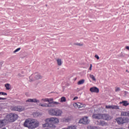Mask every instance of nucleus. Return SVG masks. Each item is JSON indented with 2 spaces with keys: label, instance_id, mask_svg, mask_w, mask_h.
<instances>
[{
  "label": "nucleus",
  "instance_id": "obj_1",
  "mask_svg": "<svg viewBox=\"0 0 129 129\" xmlns=\"http://www.w3.org/2000/svg\"><path fill=\"white\" fill-rule=\"evenodd\" d=\"M24 126L25 127H28V128L33 129L36 128L39 126V123H38L34 119H32L31 118L26 119L24 123Z\"/></svg>",
  "mask_w": 129,
  "mask_h": 129
},
{
  "label": "nucleus",
  "instance_id": "obj_2",
  "mask_svg": "<svg viewBox=\"0 0 129 129\" xmlns=\"http://www.w3.org/2000/svg\"><path fill=\"white\" fill-rule=\"evenodd\" d=\"M18 114L11 113L6 116L5 120H6L7 122H14L18 119Z\"/></svg>",
  "mask_w": 129,
  "mask_h": 129
},
{
  "label": "nucleus",
  "instance_id": "obj_3",
  "mask_svg": "<svg viewBox=\"0 0 129 129\" xmlns=\"http://www.w3.org/2000/svg\"><path fill=\"white\" fill-rule=\"evenodd\" d=\"M48 112L50 115L53 116H61L63 113L62 110L58 108L51 109L48 111Z\"/></svg>",
  "mask_w": 129,
  "mask_h": 129
},
{
  "label": "nucleus",
  "instance_id": "obj_4",
  "mask_svg": "<svg viewBox=\"0 0 129 129\" xmlns=\"http://www.w3.org/2000/svg\"><path fill=\"white\" fill-rule=\"evenodd\" d=\"M115 120L118 125H122L129 122V118L127 117H118Z\"/></svg>",
  "mask_w": 129,
  "mask_h": 129
},
{
  "label": "nucleus",
  "instance_id": "obj_5",
  "mask_svg": "<svg viewBox=\"0 0 129 129\" xmlns=\"http://www.w3.org/2000/svg\"><path fill=\"white\" fill-rule=\"evenodd\" d=\"M42 77L40 75L39 73H35L34 74H32L29 77V81L30 82H33V81H35V80H38L39 79H42Z\"/></svg>",
  "mask_w": 129,
  "mask_h": 129
},
{
  "label": "nucleus",
  "instance_id": "obj_6",
  "mask_svg": "<svg viewBox=\"0 0 129 129\" xmlns=\"http://www.w3.org/2000/svg\"><path fill=\"white\" fill-rule=\"evenodd\" d=\"M97 118L99 119H103L104 120H110L111 118L108 114H98Z\"/></svg>",
  "mask_w": 129,
  "mask_h": 129
},
{
  "label": "nucleus",
  "instance_id": "obj_7",
  "mask_svg": "<svg viewBox=\"0 0 129 129\" xmlns=\"http://www.w3.org/2000/svg\"><path fill=\"white\" fill-rule=\"evenodd\" d=\"M46 121L50 122L52 124H54L55 123H59V119L56 117H51L46 118Z\"/></svg>",
  "mask_w": 129,
  "mask_h": 129
},
{
  "label": "nucleus",
  "instance_id": "obj_8",
  "mask_svg": "<svg viewBox=\"0 0 129 129\" xmlns=\"http://www.w3.org/2000/svg\"><path fill=\"white\" fill-rule=\"evenodd\" d=\"M79 123L83 124H88V123H89V121H88V117L84 116L80 119Z\"/></svg>",
  "mask_w": 129,
  "mask_h": 129
},
{
  "label": "nucleus",
  "instance_id": "obj_9",
  "mask_svg": "<svg viewBox=\"0 0 129 129\" xmlns=\"http://www.w3.org/2000/svg\"><path fill=\"white\" fill-rule=\"evenodd\" d=\"M43 127H50V128H54L56 127L55 124L51 123V122L47 121V119H45V123L42 125Z\"/></svg>",
  "mask_w": 129,
  "mask_h": 129
},
{
  "label": "nucleus",
  "instance_id": "obj_10",
  "mask_svg": "<svg viewBox=\"0 0 129 129\" xmlns=\"http://www.w3.org/2000/svg\"><path fill=\"white\" fill-rule=\"evenodd\" d=\"M12 110H14V111H19V112H21L23 110H25V107L22 106H15L12 108Z\"/></svg>",
  "mask_w": 129,
  "mask_h": 129
},
{
  "label": "nucleus",
  "instance_id": "obj_11",
  "mask_svg": "<svg viewBox=\"0 0 129 129\" xmlns=\"http://www.w3.org/2000/svg\"><path fill=\"white\" fill-rule=\"evenodd\" d=\"M26 102H32L34 103H40V100L34 98V99H28L26 101Z\"/></svg>",
  "mask_w": 129,
  "mask_h": 129
},
{
  "label": "nucleus",
  "instance_id": "obj_12",
  "mask_svg": "<svg viewBox=\"0 0 129 129\" xmlns=\"http://www.w3.org/2000/svg\"><path fill=\"white\" fill-rule=\"evenodd\" d=\"M58 104H59V103L57 102H49L48 105H49V107H54L55 105H58Z\"/></svg>",
  "mask_w": 129,
  "mask_h": 129
},
{
  "label": "nucleus",
  "instance_id": "obj_13",
  "mask_svg": "<svg viewBox=\"0 0 129 129\" xmlns=\"http://www.w3.org/2000/svg\"><path fill=\"white\" fill-rule=\"evenodd\" d=\"M7 120L6 119L0 120V128H2L3 126H5L6 124L7 123Z\"/></svg>",
  "mask_w": 129,
  "mask_h": 129
},
{
  "label": "nucleus",
  "instance_id": "obj_14",
  "mask_svg": "<svg viewBox=\"0 0 129 129\" xmlns=\"http://www.w3.org/2000/svg\"><path fill=\"white\" fill-rule=\"evenodd\" d=\"M74 107H78V108H81L83 107V105L80 102L74 103L73 104Z\"/></svg>",
  "mask_w": 129,
  "mask_h": 129
},
{
  "label": "nucleus",
  "instance_id": "obj_15",
  "mask_svg": "<svg viewBox=\"0 0 129 129\" xmlns=\"http://www.w3.org/2000/svg\"><path fill=\"white\" fill-rule=\"evenodd\" d=\"M90 91L92 93H97V87H93L90 88Z\"/></svg>",
  "mask_w": 129,
  "mask_h": 129
},
{
  "label": "nucleus",
  "instance_id": "obj_16",
  "mask_svg": "<svg viewBox=\"0 0 129 129\" xmlns=\"http://www.w3.org/2000/svg\"><path fill=\"white\" fill-rule=\"evenodd\" d=\"M121 116H127L129 117V111H121L120 114Z\"/></svg>",
  "mask_w": 129,
  "mask_h": 129
},
{
  "label": "nucleus",
  "instance_id": "obj_17",
  "mask_svg": "<svg viewBox=\"0 0 129 129\" xmlns=\"http://www.w3.org/2000/svg\"><path fill=\"white\" fill-rule=\"evenodd\" d=\"M119 104H122L123 106H127L129 105V103L127 101H122L119 102Z\"/></svg>",
  "mask_w": 129,
  "mask_h": 129
},
{
  "label": "nucleus",
  "instance_id": "obj_18",
  "mask_svg": "<svg viewBox=\"0 0 129 129\" xmlns=\"http://www.w3.org/2000/svg\"><path fill=\"white\" fill-rule=\"evenodd\" d=\"M99 125H101L102 126H105L107 125L106 122H105L103 120H100Z\"/></svg>",
  "mask_w": 129,
  "mask_h": 129
},
{
  "label": "nucleus",
  "instance_id": "obj_19",
  "mask_svg": "<svg viewBox=\"0 0 129 129\" xmlns=\"http://www.w3.org/2000/svg\"><path fill=\"white\" fill-rule=\"evenodd\" d=\"M39 106H42V107H49V105L47 103L42 104L40 103Z\"/></svg>",
  "mask_w": 129,
  "mask_h": 129
},
{
  "label": "nucleus",
  "instance_id": "obj_20",
  "mask_svg": "<svg viewBox=\"0 0 129 129\" xmlns=\"http://www.w3.org/2000/svg\"><path fill=\"white\" fill-rule=\"evenodd\" d=\"M84 82H85V80L84 79L78 81V85H81L82 84H83Z\"/></svg>",
  "mask_w": 129,
  "mask_h": 129
},
{
  "label": "nucleus",
  "instance_id": "obj_21",
  "mask_svg": "<svg viewBox=\"0 0 129 129\" xmlns=\"http://www.w3.org/2000/svg\"><path fill=\"white\" fill-rule=\"evenodd\" d=\"M5 87L6 88L7 90H10V89H11V85L7 83L5 84Z\"/></svg>",
  "mask_w": 129,
  "mask_h": 129
},
{
  "label": "nucleus",
  "instance_id": "obj_22",
  "mask_svg": "<svg viewBox=\"0 0 129 129\" xmlns=\"http://www.w3.org/2000/svg\"><path fill=\"white\" fill-rule=\"evenodd\" d=\"M112 109L119 110V106L117 105H112Z\"/></svg>",
  "mask_w": 129,
  "mask_h": 129
},
{
  "label": "nucleus",
  "instance_id": "obj_23",
  "mask_svg": "<svg viewBox=\"0 0 129 129\" xmlns=\"http://www.w3.org/2000/svg\"><path fill=\"white\" fill-rule=\"evenodd\" d=\"M56 61L57 62V64L58 65V66H61V65H62V61H61V59H57Z\"/></svg>",
  "mask_w": 129,
  "mask_h": 129
},
{
  "label": "nucleus",
  "instance_id": "obj_24",
  "mask_svg": "<svg viewBox=\"0 0 129 129\" xmlns=\"http://www.w3.org/2000/svg\"><path fill=\"white\" fill-rule=\"evenodd\" d=\"M88 129H97V126L89 125L88 126Z\"/></svg>",
  "mask_w": 129,
  "mask_h": 129
},
{
  "label": "nucleus",
  "instance_id": "obj_25",
  "mask_svg": "<svg viewBox=\"0 0 129 129\" xmlns=\"http://www.w3.org/2000/svg\"><path fill=\"white\" fill-rule=\"evenodd\" d=\"M90 77L92 79L93 81H96V79H95V77L93 75H90Z\"/></svg>",
  "mask_w": 129,
  "mask_h": 129
},
{
  "label": "nucleus",
  "instance_id": "obj_26",
  "mask_svg": "<svg viewBox=\"0 0 129 129\" xmlns=\"http://www.w3.org/2000/svg\"><path fill=\"white\" fill-rule=\"evenodd\" d=\"M66 98L65 97H62L60 99V102H66Z\"/></svg>",
  "mask_w": 129,
  "mask_h": 129
},
{
  "label": "nucleus",
  "instance_id": "obj_27",
  "mask_svg": "<svg viewBox=\"0 0 129 129\" xmlns=\"http://www.w3.org/2000/svg\"><path fill=\"white\" fill-rule=\"evenodd\" d=\"M92 118L95 119H97V113H93L92 115Z\"/></svg>",
  "mask_w": 129,
  "mask_h": 129
},
{
  "label": "nucleus",
  "instance_id": "obj_28",
  "mask_svg": "<svg viewBox=\"0 0 129 129\" xmlns=\"http://www.w3.org/2000/svg\"><path fill=\"white\" fill-rule=\"evenodd\" d=\"M70 129H77V126L76 125H71L69 126Z\"/></svg>",
  "mask_w": 129,
  "mask_h": 129
},
{
  "label": "nucleus",
  "instance_id": "obj_29",
  "mask_svg": "<svg viewBox=\"0 0 129 129\" xmlns=\"http://www.w3.org/2000/svg\"><path fill=\"white\" fill-rule=\"evenodd\" d=\"M112 105H106L105 108L107 109H112Z\"/></svg>",
  "mask_w": 129,
  "mask_h": 129
},
{
  "label": "nucleus",
  "instance_id": "obj_30",
  "mask_svg": "<svg viewBox=\"0 0 129 129\" xmlns=\"http://www.w3.org/2000/svg\"><path fill=\"white\" fill-rule=\"evenodd\" d=\"M74 45L76 46H79V47H81L82 46H83V44L81 43H74Z\"/></svg>",
  "mask_w": 129,
  "mask_h": 129
},
{
  "label": "nucleus",
  "instance_id": "obj_31",
  "mask_svg": "<svg viewBox=\"0 0 129 129\" xmlns=\"http://www.w3.org/2000/svg\"><path fill=\"white\" fill-rule=\"evenodd\" d=\"M64 121H65V122H69L70 120V118L67 117V118H65L63 119Z\"/></svg>",
  "mask_w": 129,
  "mask_h": 129
},
{
  "label": "nucleus",
  "instance_id": "obj_32",
  "mask_svg": "<svg viewBox=\"0 0 129 129\" xmlns=\"http://www.w3.org/2000/svg\"><path fill=\"white\" fill-rule=\"evenodd\" d=\"M20 50H21V47L18 48L17 49H16L14 52L13 53H17V52H19V51H20Z\"/></svg>",
  "mask_w": 129,
  "mask_h": 129
},
{
  "label": "nucleus",
  "instance_id": "obj_33",
  "mask_svg": "<svg viewBox=\"0 0 129 129\" xmlns=\"http://www.w3.org/2000/svg\"><path fill=\"white\" fill-rule=\"evenodd\" d=\"M48 100H49L48 103H50V102H53V98H49V99H48Z\"/></svg>",
  "mask_w": 129,
  "mask_h": 129
},
{
  "label": "nucleus",
  "instance_id": "obj_34",
  "mask_svg": "<svg viewBox=\"0 0 129 129\" xmlns=\"http://www.w3.org/2000/svg\"><path fill=\"white\" fill-rule=\"evenodd\" d=\"M43 100L45 102H49V98H45Z\"/></svg>",
  "mask_w": 129,
  "mask_h": 129
},
{
  "label": "nucleus",
  "instance_id": "obj_35",
  "mask_svg": "<svg viewBox=\"0 0 129 129\" xmlns=\"http://www.w3.org/2000/svg\"><path fill=\"white\" fill-rule=\"evenodd\" d=\"M120 90V89L119 88H118V87L115 88V92H118V91H119Z\"/></svg>",
  "mask_w": 129,
  "mask_h": 129
},
{
  "label": "nucleus",
  "instance_id": "obj_36",
  "mask_svg": "<svg viewBox=\"0 0 129 129\" xmlns=\"http://www.w3.org/2000/svg\"><path fill=\"white\" fill-rule=\"evenodd\" d=\"M0 100H7V98L0 97Z\"/></svg>",
  "mask_w": 129,
  "mask_h": 129
},
{
  "label": "nucleus",
  "instance_id": "obj_37",
  "mask_svg": "<svg viewBox=\"0 0 129 129\" xmlns=\"http://www.w3.org/2000/svg\"><path fill=\"white\" fill-rule=\"evenodd\" d=\"M2 105H3V104H1L0 105V111H2V110L3 108V106Z\"/></svg>",
  "mask_w": 129,
  "mask_h": 129
},
{
  "label": "nucleus",
  "instance_id": "obj_38",
  "mask_svg": "<svg viewBox=\"0 0 129 129\" xmlns=\"http://www.w3.org/2000/svg\"><path fill=\"white\" fill-rule=\"evenodd\" d=\"M92 64H91L90 66V67L89 68V70H92Z\"/></svg>",
  "mask_w": 129,
  "mask_h": 129
},
{
  "label": "nucleus",
  "instance_id": "obj_39",
  "mask_svg": "<svg viewBox=\"0 0 129 129\" xmlns=\"http://www.w3.org/2000/svg\"><path fill=\"white\" fill-rule=\"evenodd\" d=\"M2 95H8V94L7 93L3 92Z\"/></svg>",
  "mask_w": 129,
  "mask_h": 129
},
{
  "label": "nucleus",
  "instance_id": "obj_40",
  "mask_svg": "<svg viewBox=\"0 0 129 129\" xmlns=\"http://www.w3.org/2000/svg\"><path fill=\"white\" fill-rule=\"evenodd\" d=\"M76 99H78V97H75L73 99V100H76Z\"/></svg>",
  "mask_w": 129,
  "mask_h": 129
},
{
  "label": "nucleus",
  "instance_id": "obj_41",
  "mask_svg": "<svg viewBox=\"0 0 129 129\" xmlns=\"http://www.w3.org/2000/svg\"><path fill=\"white\" fill-rule=\"evenodd\" d=\"M125 49L129 50V46H125Z\"/></svg>",
  "mask_w": 129,
  "mask_h": 129
},
{
  "label": "nucleus",
  "instance_id": "obj_42",
  "mask_svg": "<svg viewBox=\"0 0 129 129\" xmlns=\"http://www.w3.org/2000/svg\"><path fill=\"white\" fill-rule=\"evenodd\" d=\"M4 64V61L0 62V66H2Z\"/></svg>",
  "mask_w": 129,
  "mask_h": 129
},
{
  "label": "nucleus",
  "instance_id": "obj_43",
  "mask_svg": "<svg viewBox=\"0 0 129 129\" xmlns=\"http://www.w3.org/2000/svg\"><path fill=\"white\" fill-rule=\"evenodd\" d=\"M0 95H3V92H0Z\"/></svg>",
  "mask_w": 129,
  "mask_h": 129
},
{
  "label": "nucleus",
  "instance_id": "obj_44",
  "mask_svg": "<svg viewBox=\"0 0 129 129\" xmlns=\"http://www.w3.org/2000/svg\"><path fill=\"white\" fill-rule=\"evenodd\" d=\"M95 58H96V59H97V54H96V55H95Z\"/></svg>",
  "mask_w": 129,
  "mask_h": 129
},
{
  "label": "nucleus",
  "instance_id": "obj_45",
  "mask_svg": "<svg viewBox=\"0 0 129 129\" xmlns=\"http://www.w3.org/2000/svg\"><path fill=\"white\" fill-rule=\"evenodd\" d=\"M25 95H26V96H28V93H25Z\"/></svg>",
  "mask_w": 129,
  "mask_h": 129
},
{
  "label": "nucleus",
  "instance_id": "obj_46",
  "mask_svg": "<svg viewBox=\"0 0 129 129\" xmlns=\"http://www.w3.org/2000/svg\"><path fill=\"white\" fill-rule=\"evenodd\" d=\"M97 59H99V56H98V55L97 56Z\"/></svg>",
  "mask_w": 129,
  "mask_h": 129
},
{
  "label": "nucleus",
  "instance_id": "obj_47",
  "mask_svg": "<svg viewBox=\"0 0 129 129\" xmlns=\"http://www.w3.org/2000/svg\"><path fill=\"white\" fill-rule=\"evenodd\" d=\"M99 92V89H97V93Z\"/></svg>",
  "mask_w": 129,
  "mask_h": 129
},
{
  "label": "nucleus",
  "instance_id": "obj_48",
  "mask_svg": "<svg viewBox=\"0 0 129 129\" xmlns=\"http://www.w3.org/2000/svg\"><path fill=\"white\" fill-rule=\"evenodd\" d=\"M115 129H124V128H115Z\"/></svg>",
  "mask_w": 129,
  "mask_h": 129
},
{
  "label": "nucleus",
  "instance_id": "obj_49",
  "mask_svg": "<svg viewBox=\"0 0 129 129\" xmlns=\"http://www.w3.org/2000/svg\"><path fill=\"white\" fill-rule=\"evenodd\" d=\"M18 75H19V76H20V74H18Z\"/></svg>",
  "mask_w": 129,
  "mask_h": 129
},
{
  "label": "nucleus",
  "instance_id": "obj_50",
  "mask_svg": "<svg viewBox=\"0 0 129 129\" xmlns=\"http://www.w3.org/2000/svg\"><path fill=\"white\" fill-rule=\"evenodd\" d=\"M126 72H128V71H127V70H126Z\"/></svg>",
  "mask_w": 129,
  "mask_h": 129
},
{
  "label": "nucleus",
  "instance_id": "obj_51",
  "mask_svg": "<svg viewBox=\"0 0 129 129\" xmlns=\"http://www.w3.org/2000/svg\"><path fill=\"white\" fill-rule=\"evenodd\" d=\"M128 128H129V126H128Z\"/></svg>",
  "mask_w": 129,
  "mask_h": 129
},
{
  "label": "nucleus",
  "instance_id": "obj_52",
  "mask_svg": "<svg viewBox=\"0 0 129 129\" xmlns=\"http://www.w3.org/2000/svg\"><path fill=\"white\" fill-rule=\"evenodd\" d=\"M128 73H129V72H128Z\"/></svg>",
  "mask_w": 129,
  "mask_h": 129
}]
</instances>
